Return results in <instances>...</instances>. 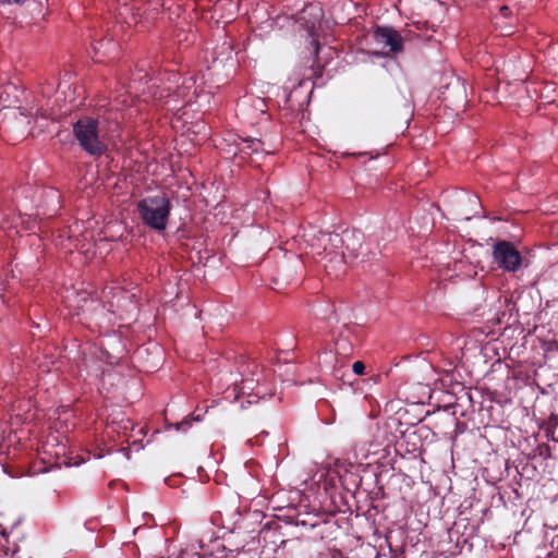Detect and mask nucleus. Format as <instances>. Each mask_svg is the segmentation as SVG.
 <instances>
[{
  "label": "nucleus",
  "instance_id": "obj_2",
  "mask_svg": "<svg viewBox=\"0 0 558 558\" xmlns=\"http://www.w3.org/2000/svg\"><path fill=\"white\" fill-rule=\"evenodd\" d=\"M72 133L80 147L89 156L99 157L107 150L105 134L98 119L83 116L72 124Z\"/></svg>",
  "mask_w": 558,
  "mask_h": 558
},
{
  "label": "nucleus",
  "instance_id": "obj_15",
  "mask_svg": "<svg viewBox=\"0 0 558 558\" xmlns=\"http://www.w3.org/2000/svg\"><path fill=\"white\" fill-rule=\"evenodd\" d=\"M177 430H186L191 426L190 421H183L173 425Z\"/></svg>",
  "mask_w": 558,
  "mask_h": 558
},
{
  "label": "nucleus",
  "instance_id": "obj_16",
  "mask_svg": "<svg viewBox=\"0 0 558 558\" xmlns=\"http://www.w3.org/2000/svg\"><path fill=\"white\" fill-rule=\"evenodd\" d=\"M105 45H113V43H112L111 40H105V39H102V40L98 41L97 46H95V48H94V49H95V51H96V53H97V52H98L102 47H105Z\"/></svg>",
  "mask_w": 558,
  "mask_h": 558
},
{
  "label": "nucleus",
  "instance_id": "obj_5",
  "mask_svg": "<svg viewBox=\"0 0 558 558\" xmlns=\"http://www.w3.org/2000/svg\"><path fill=\"white\" fill-rule=\"evenodd\" d=\"M494 260L506 271L514 272L522 265V257L515 246L508 241H499L493 248Z\"/></svg>",
  "mask_w": 558,
  "mask_h": 558
},
{
  "label": "nucleus",
  "instance_id": "obj_14",
  "mask_svg": "<svg viewBox=\"0 0 558 558\" xmlns=\"http://www.w3.org/2000/svg\"><path fill=\"white\" fill-rule=\"evenodd\" d=\"M499 14L502 16V17H509L511 15V10L508 5H501L499 8Z\"/></svg>",
  "mask_w": 558,
  "mask_h": 558
},
{
  "label": "nucleus",
  "instance_id": "obj_13",
  "mask_svg": "<svg viewBox=\"0 0 558 558\" xmlns=\"http://www.w3.org/2000/svg\"><path fill=\"white\" fill-rule=\"evenodd\" d=\"M352 371L356 375H363L365 371V364L362 361H356L352 365Z\"/></svg>",
  "mask_w": 558,
  "mask_h": 558
},
{
  "label": "nucleus",
  "instance_id": "obj_1",
  "mask_svg": "<svg viewBox=\"0 0 558 558\" xmlns=\"http://www.w3.org/2000/svg\"><path fill=\"white\" fill-rule=\"evenodd\" d=\"M323 238L327 241L324 246V267L328 274L339 277L344 272L345 265L357 258L362 247L361 235L353 231H344L341 234H323Z\"/></svg>",
  "mask_w": 558,
  "mask_h": 558
},
{
  "label": "nucleus",
  "instance_id": "obj_18",
  "mask_svg": "<svg viewBox=\"0 0 558 558\" xmlns=\"http://www.w3.org/2000/svg\"><path fill=\"white\" fill-rule=\"evenodd\" d=\"M287 279H288V278H283V277L281 276V271H280V270H278V271H277V275L272 278V281H274L275 283H279L280 281H282V280H287Z\"/></svg>",
  "mask_w": 558,
  "mask_h": 558
},
{
  "label": "nucleus",
  "instance_id": "obj_20",
  "mask_svg": "<svg viewBox=\"0 0 558 558\" xmlns=\"http://www.w3.org/2000/svg\"><path fill=\"white\" fill-rule=\"evenodd\" d=\"M33 228H34V226H31V225H28V226L26 227V229H29V230H32Z\"/></svg>",
  "mask_w": 558,
  "mask_h": 558
},
{
  "label": "nucleus",
  "instance_id": "obj_6",
  "mask_svg": "<svg viewBox=\"0 0 558 558\" xmlns=\"http://www.w3.org/2000/svg\"><path fill=\"white\" fill-rule=\"evenodd\" d=\"M372 37L380 50L378 53H386V49L391 53H399L403 50L402 36L392 27L377 26Z\"/></svg>",
  "mask_w": 558,
  "mask_h": 558
},
{
  "label": "nucleus",
  "instance_id": "obj_3",
  "mask_svg": "<svg viewBox=\"0 0 558 558\" xmlns=\"http://www.w3.org/2000/svg\"><path fill=\"white\" fill-rule=\"evenodd\" d=\"M171 207L170 199L166 195L147 196L136 205L143 223L158 232L167 228Z\"/></svg>",
  "mask_w": 558,
  "mask_h": 558
},
{
  "label": "nucleus",
  "instance_id": "obj_11",
  "mask_svg": "<svg viewBox=\"0 0 558 558\" xmlns=\"http://www.w3.org/2000/svg\"><path fill=\"white\" fill-rule=\"evenodd\" d=\"M143 80H145V84L153 81L151 78H148V74L145 71L138 70L132 75L131 87L134 88L136 92H140L142 95H145V87L141 88Z\"/></svg>",
  "mask_w": 558,
  "mask_h": 558
},
{
  "label": "nucleus",
  "instance_id": "obj_19",
  "mask_svg": "<svg viewBox=\"0 0 558 558\" xmlns=\"http://www.w3.org/2000/svg\"><path fill=\"white\" fill-rule=\"evenodd\" d=\"M155 86V83L151 86H147V90L150 93V88Z\"/></svg>",
  "mask_w": 558,
  "mask_h": 558
},
{
  "label": "nucleus",
  "instance_id": "obj_17",
  "mask_svg": "<svg viewBox=\"0 0 558 558\" xmlns=\"http://www.w3.org/2000/svg\"><path fill=\"white\" fill-rule=\"evenodd\" d=\"M25 0H0L1 4H22Z\"/></svg>",
  "mask_w": 558,
  "mask_h": 558
},
{
  "label": "nucleus",
  "instance_id": "obj_9",
  "mask_svg": "<svg viewBox=\"0 0 558 558\" xmlns=\"http://www.w3.org/2000/svg\"><path fill=\"white\" fill-rule=\"evenodd\" d=\"M233 145H235V147L238 149L234 153V155H236L238 153L245 154L248 156L252 154H258V153L268 154V151H266L264 149V142L259 138L242 137V136L236 135L235 138L233 140Z\"/></svg>",
  "mask_w": 558,
  "mask_h": 558
},
{
  "label": "nucleus",
  "instance_id": "obj_12",
  "mask_svg": "<svg viewBox=\"0 0 558 558\" xmlns=\"http://www.w3.org/2000/svg\"><path fill=\"white\" fill-rule=\"evenodd\" d=\"M557 426H558V416L550 415V417L547 421L546 434H547V437L554 441H558V435H556Z\"/></svg>",
  "mask_w": 558,
  "mask_h": 558
},
{
  "label": "nucleus",
  "instance_id": "obj_8",
  "mask_svg": "<svg viewBox=\"0 0 558 558\" xmlns=\"http://www.w3.org/2000/svg\"><path fill=\"white\" fill-rule=\"evenodd\" d=\"M243 369L241 371V375H242V380L240 383H234V391L238 392V395H245V393H248L250 395V391H253L255 386L257 385L258 383V378H253V377H246L247 374H252L253 376L254 375H257V371H258V365L256 364V362L254 361H251V362H247V363H244L242 365Z\"/></svg>",
  "mask_w": 558,
  "mask_h": 558
},
{
  "label": "nucleus",
  "instance_id": "obj_10",
  "mask_svg": "<svg viewBox=\"0 0 558 558\" xmlns=\"http://www.w3.org/2000/svg\"><path fill=\"white\" fill-rule=\"evenodd\" d=\"M232 54V45L229 41H223L213 50V62L223 63L229 60Z\"/></svg>",
  "mask_w": 558,
  "mask_h": 558
},
{
  "label": "nucleus",
  "instance_id": "obj_7",
  "mask_svg": "<svg viewBox=\"0 0 558 558\" xmlns=\"http://www.w3.org/2000/svg\"><path fill=\"white\" fill-rule=\"evenodd\" d=\"M323 15V9L318 3H310L303 8L299 16V21L305 25L312 37L311 46L314 49L313 52L315 56L318 54L319 41L315 37L314 29L315 26L322 21Z\"/></svg>",
  "mask_w": 558,
  "mask_h": 558
},
{
  "label": "nucleus",
  "instance_id": "obj_4",
  "mask_svg": "<svg viewBox=\"0 0 558 558\" xmlns=\"http://www.w3.org/2000/svg\"><path fill=\"white\" fill-rule=\"evenodd\" d=\"M119 15L130 25L136 24L140 17L147 14L155 19L160 9L165 8V0H119Z\"/></svg>",
  "mask_w": 558,
  "mask_h": 558
}]
</instances>
